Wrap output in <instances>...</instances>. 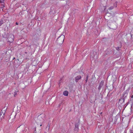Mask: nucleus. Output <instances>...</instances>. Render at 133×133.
<instances>
[{
  "instance_id": "obj_15",
  "label": "nucleus",
  "mask_w": 133,
  "mask_h": 133,
  "mask_svg": "<svg viewBox=\"0 0 133 133\" xmlns=\"http://www.w3.org/2000/svg\"><path fill=\"white\" fill-rule=\"evenodd\" d=\"M130 133H133V130H130Z\"/></svg>"
},
{
  "instance_id": "obj_5",
  "label": "nucleus",
  "mask_w": 133,
  "mask_h": 133,
  "mask_svg": "<svg viewBox=\"0 0 133 133\" xmlns=\"http://www.w3.org/2000/svg\"><path fill=\"white\" fill-rule=\"evenodd\" d=\"M56 12H56V9L54 8H53V9L51 8L50 12V14H52V15L55 14Z\"/></svg>"
},
{
  "instance_id": "obj_17",
  "label": "nucleus",
  "mask_w": 133,
  "mask_h": 133,
  "mask_svg": "<svg viewBox=\"0 0 133 133\" xmlns=\"http://www.w3.org/2000/svg\"><path fill=\"white\" fill-rule=\"evenodd\" d=\"M116 49L118 50H119V47L117 48Z\"/></svg>"
},
{
  "instance_id": "obj_20",
  "label": "nucleus",
  "mask_w": 133,
  "mask_h": 133,
  "mask_svg": "<svg viewBox=\"0 0 133 133\" xmlns=\"http://www.w3.org/2000/svg\"><path fill=\"white\" fill-rule=\"evenodd\" d=\"M131 98H133V95L131 96Z\"/></svg>"
},
{
  "instance_id": "obj_2",
  "label": "nucleus",
  "mask_w": 133,
  "mask_h": 133,
  "mask_svg": "<svg viewBox=\"0 0 133 133\" xmlns=\"http://www.w3.org/2000/svg\"><path fill=\"white\" fill-rule=\"evenodd\" d=\"M44 118L43 115H41L38 116L37 119L36 121V122L38 124L39 123H42L43 121Z\"/></svg>"
},
{
  "instance_id": "obj_21",
  "label": "nucleus",
  "mask_w": 133,
  "mask_h": 133,
  "mask_svg": "<svg viewBox=\"0 0 133 133\" xmlns=\"http://www.w3.org/2000/svg\"><path fill=\"white\" fill-rule=\"evenodd\" d=\"M87 81V80H86V82Z\"/></svg>"
},
{
  "instance_id": "obj_16",
  "label": "nucleus",
  "mask_w": 133,
  "mask_h": 133,
  "mask_svg": "<svg viewBox=\"0 0 133 133\" xmlns=\"http://www.w3.org/2000/svg\"><path fill=\"white\" fill-rule=\"evenodd\" d=\"M101 85H100L98 87V89H100L101 88Z\"/></svg>"
},
{
  "instance_id": "obj_14",
  "label": "nucleus",
  "mask_w": 133,
  "mask_h": 133,
  "mask_svg": "<svg viewBox=\"0 0 133 133\" xmlns=\"http://www.w3.org/2000/svg\"><path fill=\"white\" fill-rule=\"evenodd\" d=\"M4 0H0V2L1 3H3Z\"/></svg>"
},
{
  "instance_id": "obj_8",
  "label": "nucleus",
  "mask_w": 133,
  "mask_h": 133,
  "mask_svg": "<svg viewBox=\"0 0 133 133\" xmlns=\"http://www.w3.org/2000/svg\"><path fill=\"white\" fill-rule=\"evenodd\" d=\"M68 92L67 91H64L63 93V95L65 96H68Z\"/></svg>"
},
{
  "instance_id": "obj_25",
  "label": "nucleus",
  "mask_w": 133,
  "mask_h": 133,
  "mask_svg": "<svg viewBox=\"0 0 133 133\" xmlns=\"http://www.w3.org/2000/svg\"><path fill=\"white\" fill-rule=\"evenodd\" d=\"M45 133H47L46 132H45Z\"/></svg>"
},
{
  "instance_id": "obj_1",
  "label": "nucleus",
  "mask_w": 133,
  "mask_h": 133,
  "mask_svg": "<svg viewBox=\"0 0 133 133\" xmlns=\"http://www.w3.org/2000/svg\"><path fill=\"white\" fill-rule=\"evenodd\" d=\"M108 25L109 28L113 30L116 29L117 28L116 23L113 18L108 22Z\"/></svg>"
},
{
  "instance_id": "obj_6",
  "label": "nucleus",
  "mask_w": 133,
  "mask_h": 133,
  "mask_svg": "<svg viewBox=\"0 0 133 133\" xmlns=\"http://www.w3.org/2000/svg\"><path fill=\"white\" fill-rule=\"evenodd\" d=\"M10 37H9V38L8 40L9 41L8 42H10V41H13V39L14 38V37L13 35H11L10 36Z\"/></svg>"
},
{
  "instance_id": "obj_4",
  "label": "nucleus",
  "mask_w": 133,
  "mask_h": 133,
  "mask_svg": "<svg viewBox=\"0 0 133 133\" xmlns=\"http://www.w3.org/2000/svg\"><path fill=\"white\" fill-rule=\"evenodd\" d=\"M65 37L64 36H60L57 39L58 41L60 42H64Z\"/></svg>"
},
{
  "instance_id": "obj_11",
  "label": "nucleus",
  "mask_w": 133,
  "mask_h": 133,
  "mask_svg": "<svg viewBox=\"0 0 133 133\" xmlns=\"http://www.w3.org/2000/svg\"><path fill=\"white\" fill-rule=\"evenodd\" d=\"M78 127H77V126L76 125V128H75L74 129V130L77 131H78Z\"/></svg>"
},
{
  "instance_id": "obj_24",
  "label": "nucleus",
  "mask_w": 133,
  "mask_h": 133,
  "mask_svg": "<svg viewBox=\"0 0 133 133\" xmlns=\"http://www.w3.org/2000/svg\"><path fill=\"white\" fill-rule=\"evenodd\" d=\"M87 78H88V76H87Z\"/></svg>"
},
{
  "instance_id": "obj_13",
  "label": "nucleus",
  "mask_w": 133,
  "mask_h": 133,
  "mask_svg": "<svg viewBox=\"0 0 133 133\" xmlns=\"http://www.w3.org/2000/svg\"><path fill=\"white\" fill-rule=\"evenodd\" d=\"M114 8V7L113 6H111L110 8H109V10H111L112 9Z\"/></svg>"
},
{
  "instance_id": "obj_12",
  "label": "nucleus",
  "mask_w": 133,
  "mask_h": 133,
  "mask_svg": "<svg viewBox=\"0 0 133 133\" xmlns=\"http://www.w3.org/2000/svg\"><path fill=\"white\" fill-rule=\"evenodd\" d=\"M109 14L110 15V14L109 13H107L105 16V18H107Z\"/></svg>"
},
{
  "instance_id": "obj_3",
  "label": "nucleus",
  "mask_w": 133,
  "mask_h": 133,
  "mask_svg": "<svg viewBox=\"0 0 133 133\" xmlns=\"http://www.w3.org/2000/svg\"><path fill=\"white\" fill-rule=\"evenodd\" d=\"M6 111V109H3L2 110L0 113V118L2 119L3 118L4 116Z\"/></svg>"
},
{
  "instance_id": "obj_23",
  "label": "nucleus",
  "mask_w": 133,
  "mask_h": 133,
  "mask_svg": "<svg viewBox=\"0 0 133 133\" xmlns=\"http://www.w3.org/2000/svg\"><path fill=\"white\" fill-rule=\"evenodd\" d=\"M49 127H48V129H49Z\"/></svg>"
},
{
  "instance_id": "obj_18",
  "label": "nucleus",
  "mask_w": 133,
  "mask_h": 133,
  "mask_svg": "<svg viewBox=\"0 0 133 133\" xmlns=\"http://www.w3.org/2000/svg\"><path fill=\"white\" fill-rule=\"evenodd\" d=\"M103 7L104 8V11H105L106 9V8L105 7Z\"/></svg>"
},
{
  "instance_id": "obj_7",
  "label": "nucleus",
  "mask_w": 133,
  "mask_h": 133,
  "mask_svg": "<svg viewBox=\"0 0 133 133\" xmlns=\"http://www.w3.org/2000/svg\"><path fill=\"white\" fill-rule=\"evenodd\" d=\"M81 78V76H78L75 77V81L76 82H77Z\"/></svg>"
},
{
  "instance_id": "obj_9",
  "label": "nucleus",
  "mask_w": 133,
  "mask_h": 133,
  "mask_svg": "<svg viewBox=\"0 0 133 133\" xmlns=\"http://www.w3.org/2000/svg\"><path fill=\"white\" fill-rule=\"evenodd\" d=\"M117 2H116L114 4V7H117Z\"/></svg>"
},
{
  "instance_id": "obj_22",
  "label": "nucleus",
  "mask_w": 133,
  "mask_h": 133,
  "mask_svg": "<svg viewBox=\"0 0 133 133\" xmlns=\"http://www.w3.org/2000/svg\"><path fill=\"white\" fill-rule=\"evenodd\" d=\"M42 125V124H40V126H41Z\"/></svg>"
},
{
  "instance_id": "obj_10",
  "label": "nucleus",
  "mask_w": 133,
  "mask_h": 133,
  "mask_svg": "<svg viewBox=\"0 0 133 133\" xmlns=\"http://www.w3.org/2000/svg\"><path fill=\"white\" fill-rule=\"evenodd\" d=\"M130 34L131 36L132 35H133V29L132 30Z\"/></svg>"
},
{
  "instance_id": "obj_19",
  "label": "nucleus",
  "mask_w": 133,
  "mask_h": 133,
  "mask_svg": "<svg viewBox=\"0 0 133 133\" xmlns=\"http://www.w3.org/2000/svg\"><path fill=\"white\" fill-rule=\"evenodd\" d=\"M16 25H18V23L17 22L16 23Z\"/></svg>"
}]
</instances>
